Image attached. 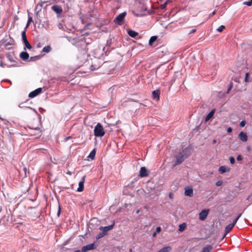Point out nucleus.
I'll return each instance as SVG.
<instances>
[{
  "label": "nucleus",
  "mask_w": 252,
  "mask_h": 252,
  "mask_svg": "<svg viewBox=\"0 0 252 252\" xmlns=\"http://www.w3.org/2000/svg\"><path fill=\"white\" fill-rule=\"evenodd\" d=\"M94 134L96 137H102L105 134L104 128L100 123H98L95 126Z\"/></svg>",
  "instance_id": "nucleus-1"
},
{
  "label": "nucleus",
  "mask_w": 252,
  "mask_h": 252,
  "mask_svg": "<svg viewBox=\"0 0 252 252\" xmlns=\"http://www.w3.org/2000/svg\"><path fill=\"white\" fill-rule=\"evenodd\" d=\"M78 59L81 63H85L89 60V56L86 53L85 50L82 51L81 53L78 55Z\"/></svg>",
  "instance_id": "nucleus-2"
},
{
  "label": "nucleus",
  "mask_w": 252,
  "mask_h": 252,
  "mask_svg": "<svg viewBox=\"0 0 252 252\" xmlns=\"http://www.w3.org/2000/svg\"><path fill=\"white\" fill-rule=\"evenodd\" d=\"M126 15V12H124L119 14L114 19V22L117 24L121 25L122 24V22L124 20Z\"/></svg>",
  "instance_id": "nucleus-3"
},
{
  "label": "nucleus",
  "mask_w": 252,
  "mask_h": 252,
  "mask_svg": "<svg viewBox=\"0 0 252 252\" xmlns=\"http://www.w3.org/2000/svg\"><path fill=\"white\" fill-rule=\"evenodd\" d=\"M187 149H185L182 152L180 153L178 155L176 156V165L181 163L185 159V153H186Z\"/></svg>",
  "instance_id": "nucleus-4"
},
{
  "label": "nucleus",
  "mask_w": 252,
  "mask_h": 252,
  "mask_svg": "<svg viewBox=\"0 0 252 252\" xmlns=\"http://www.w3.org/2000/svg\"><path fill=\"white\" fill-rule=\"evenodd\" d=\"M31 131L29 132V133L33 136H35L36 137L41 136V131L40 130L39 127H35L34 128H30Z\"/></svg>",
  "instance_id": "nucleus-5"
},
{
  "label": "nucleus",
  "mask_w": 252,
  "mask_h": 252,
  "mask_svg": "<svg viewBox=\"0 0 252 252\" xmlns=\"http://www.w3.org/2000/svg\"><path fill=\"white\" fill-rule=\"evenodd\" d=\"M95 243H94L82 247L81 251L82 252H87L88 251L94 250L95 248Z\"/></svg>",
  "instance_id": "nucleus-6"
},
{
  "label": "nucleus",
  "mask_w": 252,
  "mask_h": 252,
  "mask_svg": "<svg viewBox=\"0 0 252 252\" xmlns=\"http://www.w3.org/2000/svg\"><path fill=\"white\" fill-rule=\"evenodd\" d=\"M51 8L58 15L61 14L63 12V8L60 5H54L52 6Z\"/></svg>",
  "instance_id": "nucleus-7"
},
{
  "label": "nucleus",
  "mask_w": 252,
  "mask_h": 252,
  "mask_svg": "<svg viewBox=\"0 0 252 252\" xmlns=\"http://www.w3.org/2000/svg\"><path fill=\"white\" fill-rule=\"evenodd\" d=\"M41 91H42V88H39L35 90L34 91L31 92L29 94V96L31 98H33V97L37 96L39 94H40L41 93Z\"/></svg>",
  "instance_id": "nucleus-8"
},
{
  "label": "nucleus",
  "mask_w": 252,
  "mask_h": 252,
  "mask_svg": "<svg viewBox=\"0 0 252 252\" xmlns=\"http://www.w3.org/2000/svg\"><path fill=\"white\" fill-rule=\"evenodd\" d=\"M14 44V40H11L10 41H7L6 40L2 41V45L4 46L6 49L9 50L11 47H9L10 45Z\"/></svg>",
  "instance_id": "nucleus-9"
},
{
  "label": "nucleus",
  "mask_w": 252,
  "mask_h": 252,
  "mask_svg": "<svg viewBox=\"0 0 252 252\" xmlns=\"http://www.w3.org/2000/svg\"><path fill=\"white\" fill-rule=\"evenodd\" d=\"M193 189L190 187H187L185 188V195L187 196L191 197L193 196Z\"/></svg>",
  "instance_id": "nucleus-10"
},
{
  "label": "nucleus",
  "mask_w": 252,
  "mask_h": 252,
  "mask_svg": "<svg viewBox=\"0 0 252 252\" xmlns=\"http://www.w3.org/2000/svg\"><path fill=\"white\" fill-rule=\"evenodd\" d=\"M209 210H202L199 214V219L202 220H205L208 216Z\"/></svg>",
  "instance_id": "nucleus-11"
},
{
  "label": "nucleus",
  "mask_w": 252,
  "mask_h": 252,
  "mask_svg": "<svg viewBox=\"0 0 252 252\" xmlns=\"http://www.w3.org/2000/svg\"><path fill=\"white\" fill-rule=\"evenodd\" d=\"M114 226V224H112L110 225H109V226H101L100 228H99V229L100 230H101L103 233H105V234H107V232L110 230L111 229H112L113 227Z\"/></svg>",
  "instance_id": "nucleus-12"
},
{
  "label": "nucleus",
  "mask_w": 252,
  "mask_h": 252,
  "mask_svg": "<svg viewBox=\"0 0 252 252\" xmlns=\"http://www.w3.org/2000/svg\"><path fill=\"white\" fill-rule=\"evenodd\" d=\"M86 176H84L81 179V181L79 183V187L77 189V191L81 192L84 189V184Z\"/></svg>",
  "instance_id": "nucleus-13"
},
{
  "label": "nucleus",
  "mask_w": 252,
  "mask_h": 252,
  "mask_svg": "<svg viewBox=\"0 0 252 252\" xmlns=\"http://www.w3.org/2000/svg\"><path fill=\"white\" fill-rule=\"evenodd\" d=\"M239 139L243 142H246L248 140V136L246 133L241 131L239 134Z\"/></svg>",
  "instance_id": "nucleus-14"
},
{
  "label": "nucleus",
  "mask_w": 252,
  "mask_h": 252,
  "mask_svg": "<svg viewBox=\"0 0 252 252\" xmlns=\"http://www.w3.org/2000/svg\"><path fill=\"white\" fill-rule=\"evenodd\" d=\"M98 60L97 59H95L94 61L93 62V63L91 66V70H94L95 69H98L100 66V64H96V63L98 62Z\"/></svg>",
  "instance_id": "nucleus-15"
},
{
  "label": "nucleus",
  "mask_w": 252,
  "mask_h": 252,
  "mask_svg": "<svg viewBox=\"0 0 252 252\" xmlns=\"http://www.w3.org/2000/svg\"><path fill=\"white\" fill-rule=\"evenodd\" d=\"M236 223H234L233 221L232 223L227 225L225 228V235L229 233L230 230L232 229Z\"/></svg>",
  "instance_id": "nucleus-16"
},
{
  "label": "nucleus",
  "mask_w": 252,
  "mask_h": 252,
  "mask_svg": "<svg viewBox=\"0 0 252 252\" xmlns=\"http://www.w3.org/2000/svg\"><path fill=\"white\" fill-rule=\"evenodd\" d=\"M147 169L145 167L141 168L140 170V176L141 177H146L148 175Z\"/></svg>",
  "instance_id": "nucleus-17"
},
{
  "label": "nucleus",
  "mask_w": 252,
  "mask_h": 252,
  "mask_svg": "<svg viewBox=\"0 0 252 252\" xmlns=\"http://www.w3.org/2000/svg\"><path fill=\"white\" fill-rule=\"evenodd\" d=\"M20 58L24 61H26L29 58V54L26 52H22L20 54Z\"/></svg>",
  "instance_id": "nucleus-18"
},
{
  "label": "nucleus",
  "mask_w": 252,
  "mask_h": 252,
  "mask_svg": "<svg viewBox=\"0 0 252 252\" xmlns=\"http://www.w3.org/2000/svg\"><path fill=\"white\" fill-rule=\"evenodd\" d=\"M215 113V109H212L207 115L205 118V122H207L214 115Z\"/></svg>",
  "instance_id": "nucleus-19"
},
{
  "label": "nucleus",
  "mask_w": 252,
  "mask_h": 252,
  "mask_svg": "<svg viewBox=\"0 0 252 252\" xmlns=\"http://www.w3.org/2000/svg\"><path fill=\"white\" fill-rule=\"evenodd\" d=\"M159 91L158 90H156L153 92L152 96L154 99L158 100L159 98Z\"/></svg>",
  "instance_id": "nucleus-20"
},
{
  "label": "nucleus",
  "mask_w": 252,
  "mask_h": 252,
  "mask_svg": "<svg viewBox=\"0 0 252 252\" xmlns=\"http://www.w3.org/2000/svg\"><path fill=\"white\" fill-rule=\"evenodd\" d=\"M229 171V169L224 166L220 167L219 171L220 174H223Z\"/></svg>",
  "instance_id": "nucleus-21"
},
{
  "label": "nucleus",
  "mask_w": 252,
  "mask_h": 252,
  "mask_svg": "<svg viewBox=\"0 0 252 252\" xmlns=\"http://www.w3.org/2000/svg\"><path fill=\"white\" fill-rule=\"evenodd\" d=\"M128 34L130 36H131L132 37H136L138 35V32H137L135 31H132V30L128 31Z\"/></svg>",
  "instance_id": "nucleus-22"
},
{
  "label": "nucleus",
  "mask_w": 252,
  "mask_h": 252,
  "mask_svg": "<svg viewBox=\"0 0 252 252\" xmlns=\"http://www.w3.org/2000/svg\"><path fill=\"white\" fill-rule=\"evenodd\" d=\"M158 37L157 36H152L149 41V45L150 46H152L153 43L155 42L157 40Z\"/></svg>",
  "instance_id": "nucleus-23"
},
{
  "label": "nucleus",
  "mask_w": 252,
  "mask_h": 252,
  "mask_svg": "<svg viewBox=\"0 0 252 252\" xmlns=\"http://www.w3.org/2000/svg\"><path fill=\"white\" fill-rule=\"evenodd\" d=\"M171 250V247L170 246H167L163 247L158 252H169Z\"/></svg>",
  "instance_id": "nucleus-24"
},
{
  "label": "nucleus",
  "mask_w": 252,
  "mask_h": 252,
  "mask_svg": "<svg viewBox=\"0 0 252 252\" xmlns=\"http://www.w3.org/2000/svg\"><path fill=\"white\" fill-rule=\"evenodd\" d=\"M95 149H94L93 151H92V152L90 153L88 157L92 159H94L95 157Z\"/></svg>",
  "instance_id": "nucleus-25"
},
{
  "label": "nucleus",
  "mask_w": 252,
  "mask_h": 252,
  "mask_svg": "<svg viewBox=\"0 0 252 252\" xmlns=\"http://www.w3.org/2000/svg\"><path fill=\"white\" fill-rule=\"evenodd\" d=\"M51 50V47L50 46H45L42 49V51L45 53H49Z\"/></svg>",
  "instance_id": "nucleus-26"
},
{
  "label": "nucleus",
  "mask_w": 252,
  "mask_h": 252,
  "mask_svg": "<svg viewBox=\"0 0 252 252\" xmlns=\"http://www.w3.org/2000/svg\"><path fill=\"white\" fill-rule=\"evenodd\" d=\"M26 30L25 29V30L24 31H23L22 32V40H23V42L25 41L26 40H28L27 37H26Z\"/></svg>",
  "instance_id": "nucleus-27"
},
{
  "label": "nucleus",
  "mask_w": 252,
  "mask_h": 252,
  "mask_svg": "<svg viewBox=\"0 0 252 252\" xmlns=\"http://www.w3.org/2000/svg\"><path fill=\"white\" fill-rule=\"evenodd\" d=\"M186 227V224L185 223H183L179 225V230L180 231H183L185 230V228Z\"/></svg>",
  "instance_id": "nucleus-28"
},
{
  "label": "nucleus",
  "mask_w": 252,
  "mask_h": 252,
  "mask_svg": "<svg viewBox=\"0 0 252 252\" xmlns=\"http://www.w3.org/2000/svg\"><path fill=\"white\" fill-rule=\"evenodd\" d=\"M23 43L25 44V46H26V48H27L29 49H32V47L31 45V44L29 43V42L28 40L24 41Z\"/></svg>",
  "instance_id": "nucleus-29"
},
{
  "label": "nucleus",
  "mask_w": 252,
  "mask_h": 252,
  "mask_svg": "<svg viewBox=\"0 0 252 252\" xmlns=\"http://www.w3.org/2000/svg\"><path fill=\"white\" fill-rule=\"evenodd\" d=\"M32 21V17L29 16L28 21L26 26L25 29L26 30L29 26L30 23Z\"/></svg>",
  "instance_id": "nucleus-30"
},
{
  "label": "nucleus",
  "mask_w": 252,
  "mask_h": 252,
  "mask_svg": "<svg viewBox=\"0 0 252 252\" xmlns=\"http://www.w3.org/2000/svg\"><path fill=\"white\" fill-rule=\"evenodd\" d=\"M6 58L8 59V60L10 61L11 62H15V60L13 58V57L9 54H7L6 55Z\"/></svg>",
  "instance_id": "nucleus-31"
},
{
  "label": "nucleus",
  "mask_w": 252,
  "mask_h": 252,
  "mask_svg": "<svg viewBox=\"0 0 252 252\" xmlns=\"http://www.w3.org/2000/svg\"><path fill=\"white\" fill-rule=\"evenodd\" d=\"M105 235L106 234H105V233L103 232H100L96 236V239H99L104 237Z\"/></svg>",
  "instance_id": "nucleus-32"
},
{
  "label": "nucleus",
  "mask_w": 252,
  "mask_h": 252,
  "mask_svg": "<svg viewBox=\"0 0 252 252\" xmlns=\"http://www.w3.org/2000/svg\"><path fill=\"white\" fill-rule=\"evenodd\" d=\"M225 29V27L223 25L220 26L217 29V31L221 32Z\"/></svg>",
  "instance_id": "nucleus-33"
},
{
  "label": "nucleus",
  "mask_w": 252,
  "mask_h": 252,
  "mask_svg": "<svg viewBox=\"0 0 252 252\" xmlns=\"http://www.w3.org/2000/svg\"><path fill=\"white\" fill-rule=\"evenodd\" d=\"M244 4L248 5V6H251L252 5V0H250L248 1L244 2Z\"/></svg>",
  "instance_id": "nucleus-34"
},
{
  "label": "nucleus",
  "mask_w": 252,
  "mask_h": 252,
  "mask_svg": "<svg viewBox=\"0 0 252 252\" xmlns=\"http://www.w3.org/2000/svg\"><path fill=\"white\" fill-rule=\"evenodd\" d=\"M229 161L230 163L233 164L235 163V158L232 157H230L229 158Z\"/></svg>",
  "instance_id": "nucleus-35"
},
{
  "label": "nucleus",
  "mask_w": 252,
  "mask_h": 252,
  "mask_svg": "<svg viewBox=\"0 0 252 252\" xmlns=\"http://www.w3.org/2000/svg\"><path fill=\"white\" fill-rule=\"evenodd\" d=\"M19 107L20 108H28V109H32V108H31V107H26V106H23V103L20 104L19 105Z\"/></svg>",
  "instance_id": "nucleus-36"
},
{
  "label": "nucleus",
  "mask_w": 252,
  "mask_h": 252,
  "mask_svg": "<svg viewBox=\"0 0 252 252\" xmlns=\"http://www.w3.org/2000/svg\"><path fill=\"white\" fill-rule=\"evenodd\" d=\"M167 2H166L165 3H163V4H161L160 5V8L161 9H163L165 8L167 6Z\"/></svg>",
  "instance_id": "nucleus-37"
},
{
  "label": "nucleus",
  "mask_w": 252,
  "mask_h": 252,
  "mask_svg": "<svg viewBox=\"0 0 252 252\" xmlns=\"http://www.w3.org/2000/svg\"><path fill=\"white\" fill-rule=\"evenodd\" d=\"M246 124V123L245 121H244V120H243V121H242L240 122V126H241V127H244V126H245Z\"/></svg>",
  "instance_id": "nucleus-38"
},
{
  "label": "nucleus",
  "mask_w": 252,
  "mask_h": 252,
  "mask_svg": "<svg viewBox=\"0 0 252 252\" xmlns=\"http://www.w3.org/2000/svg\"><path fill=\"white\" fill-rule=\"evenodd\" d=\"M242 215V214H240L238 217L234 220V223H236L237 220H238V219L241 217Z\"/></svg>",
  "instance_id": "nucleus-39"
},
{
  "label": "nucleus",
  "mask_w": 252,
  "mask_h": 252,
  "mask_svg": "<svg viewBox=\"0 0 252 252\" xmlns=\"http://www.w3.org/2000/svg\"><path fill=\"white\" fill-rule=\"evenodd\" d=\"M216 185H217V186H221V184H222V182H221V181H218V182H216Z\"/></svg>",
  "instance_id": "nucleus-40"
},
{
  "label": "nucleus",
  "mask_w": 252,
  "mask_h": 252,
  "mask_svg": "<svg viewBox=\"0 0 252 252\" xmlns=\"http://www.w3.org/2000/svg\"><path fill=\"white\" fill-rule=\"evenodd\" d=\"M161 231V228L160 227H158L156 228V232L159 233Z\"/></svg>",
  "instance_id": "nucleus-41"
},
{
  "label": "nucleus",
  "mask_w": 252,
  "mask_h": 252,
  "mask_svg": "<svg viewBox=\"0 0 252 252\" xmlns=\"http://www.w3.org/2000/svg\"><path fill=\"white\" fill-rule=\"evenodd\" d=\"M237 159L238 160H241L242 159V157L241 155H239L237 157Z\"/></svg>",
  "instance_id": "nucleus-42"
},
{
  "label": "nucleus",
  "mask_w": 252,
  "mask_h": 252,
  "mask_svg": "<svg viewBox=\"0 0 252 252\" xmlns=\"http://www.w3.org/2000/svg\"><path fill=\"white\" fill-rule=\"evenodd\" d=\"M227 131L228 132L230 133L232 132V129L231 127H229L227 128Z\"/></svg>",
  "instance_id": "nucleus-43"
},
{
  "label": "nucleus",
  "mask_w": 252,
  "mask_h": 252,
  "mask_svg": "<svg viewBox=\"0 0 252 252\" xmlns=\"http://www.w3.org/2000/svg\"><path fill=\"white\" fill-rule=\"evenodd\" d=\"M196 32V30L195 29H192L191 30L190 32H189V33L191 34V33H193L194 32Z\"/></svg>",
  "instance_id": "nucleus-44"
},
{
  "label": "nucleus",
  "mask_w": 252,
  "mask_h": 252,
  "mask_svg": "<svg viewBox=\"0 0 252 252\" xmlns=\"http://www.w3.org/2000/svg\"><path fill=\"white\" fill-rule=\"evenodd\" d=\"M60 213H61V208H60V206H59V210H58V216H60Z\"/></svg>",
  "instance_id": "nucleus-45"
},
{
  "label": "nucleus",
  "mask_w": 252,
  "mask_h": 252,
  "mask_svg": "<svg viewBox=\"0 0 252 252\" xmlns=\"http://www.w3.org/2000/svg\"><path fill=\"white\" fill-rule=\"evenodd\" d=\"M0 66L2 67H4L5 66V64L1 62L0 63Z\"/></svg>",
  "instance_id": "nucleus-46"
},
{
  "label": "nucleus",
  "mask_w": 252,
  "mask_h": 252,
  "mask_svg": "<svg viewBox=\"0 0 252 252\" xmlns=\"http://www.w3.org/2000/svg\"><path fill=\"white\" fill-rule=\"evenodd\" d=\"M248 76H249V73H246V78H245V81L246 82L247 81V79H248Z\"/></svg>",
  "instance_id": "nucleus-47"
},
{
  "label": "nucleus",
  "mask_w": 252,
  "mask_h": 252,
  "mask_svg": "<svg viewBox=\"0 0 252 252\" xmlns=\"http://www.w3.org/2000/svg\"><path fill=\"white\" fill-rule=\"evenodd\" d=\"M59 28L60 29H62V28H63V25H62L61 24H60L59 25Z\"/></svg>",
  "instance_id": "nucleus-48"
},
{
  "label": "nucleus",
  "mask_w": 252,
  "mask_h": 252,
  "mask_svg": "<svg viewBox=\"0 0 252 252\" xmlns=\"http://www.w3.org/2000/svg\"><path fill=\"white\" fill-rule=\"evenodd\" d=\"M66 174H68V175H71V172L69 171H68L67 172H66Z\"/></svg>",
  "instance_id": "nucleus-49"
},
{
  "label": "nucleus",
  "mask_w": 252,
  "mask_h": 252,
  "mask_svg": "<svg viewBox=\"0 0 252 252\" xmlns=\"http://www.w3.org/2000/svg\"><path fill=\"white\" fill-rule=\"evenodd\" d=\"M173 194L172 193H169V197L171 198L172 197Z\"/></svg>",
  "instance_id": "nucleus-50"
},
{
  "label": "nucleus",
  "mask_w": 252,
  "mask_h": 252,
  "mask_svg": "<svg viewBox=\"0 0 252 252\" xmlns=\"http://www.w3.org/2000/svg\"><path fill=\"white\" fill-rule=\"evenodd\" d=\"M156 233H157V232H154V233H153V236H154V237L156 236Z\"/></svg>",
  "instance_id": "nucleus-51"
},
{
  "label": "nucleus",
  "mask_w": 252,
  "mask_h": 252,
  "mask_svg": "<svg viewBox=\"0 0 252 252\" xmlns=\"http://www.w3.org/2000/svg\"><path fill=\"white\" fill-rule=\"evenodd\" d=\"M213 143L214 144L216 143V140H214L213 141Z\"/></svg>",
  "instance_id": "nucleus-52"
},
{
  "label": "nucleus",
  "mask_w": 252,
  "mask_h": 252,
  "mask_svg": "<svg viewBox=\"0 0 252 252\" xmlns=\"http://www.w3.org/2000/svg\"><path fill=\"white\" fill-rule=\"evenodd\" d=\"M215 13H216V12H215V11H214V12H213V13H212V15H214Z\"/></svg>",
  "instance_id": "nucleus-53"
},
{
  "label": "nucleus",
  "mask_w": 252,
  "mask_h": 252,
  "mask_svg": "<svg viewBox=\"0 0 252 252\" xmlns=\"http://www.w3.org/2000/svg\"><path fill=\"white\" fill-rule=\"evenodd\" d=\"M74 252H80V250H76V251H75Z\"/></svg>",
  "instance_id": "nucleus-54"
},
{
  "label": "nucleus",
  "mask_w": 252,
  "mask_h": 252,
  "mask_svg": "<svg viewBox=\"0 0 252 252\" xmlns=\"http://www.w3.org/2000/svg\"><path fill=\"white\" fill-rule=\"evenodd\" d=\"M129 252H132V249H129Z\"/></svg>",
  "instance_id": "nucleus-55"
},
{
  "label": "nucleus",
  "mask_w": 252,
  "mask_h": 252,
  "mask_svg": "<svg viewBox=\"0 0 252 252\" xmlns=\"http://www.w3.org/2000/svg\"><path fill=\"white\" fill-rule=\"evenodd\" d=\"M139 213V210H137V213Z\"/></svg>",
  "instance_id": "nucleus-56"
}]
</instances>
